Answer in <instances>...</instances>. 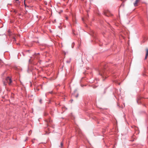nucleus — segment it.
Segmentation results:
<instances>
[{"instance_id": "obj_1", "label": "nucleus", "mask_w": 148, "mask_h": 148, "mask_svg": "<svg viewBox=\"0 0 148 148\" xmlns=\"http://www.w3.org/2000/svg\"><path fill=\"white\" fill-rule=\"evenodd\" d=\"M99 74L101 76L103 77L106 78V73L105 70L104 69H101L99 71Z\"/></svg>"}, {"instance_id": "obj_2", "label": "nucleus", "mask_w": 148, "mask_h": 148, "mask_svg": "<svg viewBox=\"0 0 148 148\" xmlns=\"http://www.w3.org/2000/svg\"><path fill=\"white\" fill-rule=\"evenodd\" d=\"M6 80L7 82L8 83L9 85H11L12 82V80L11 78L9 77H7L6 78Z\"/></svg>"}, {"instance_id": "obj_3", "label": "nucleus", "mask_w": 148, "mask_h": 148, "mask_svg": "<svg viewBox=\"0 0 148 148\" xmlns=\"http://www.w3.org/2000/svg\"><path fill=\"white\" fill-rule=\"evenodd\" d=\"M103 14L105 16H108L110 15V12L108 10H105L103 12Z\"/></svg>"}, {"instance_id": "obj_4", "label": "nucleus", "mask_w": 148, "mask_h": 148, "mask_svg": "<svg viewBox=\"0 0 148 148\" xmlns=\"http://www.w3.org/2000/svg\"><path fill=\"white\" fill-rule=\"evenodd\" d=\"M146 54L145 56V59H146L147 57V56H148V49L147 48L146 49Z\"/></svg>"}, {"instance_id": "obj_5", "label": "nucleus", "mask_w": 148, "mask_h": 148, "mask_svg": "<svg viewBox=\"0 0 148 148\" xmlns=\"http://www.w3.org/2000/svg\"><path fill=\"white\" fill-rule=\"evenodd\" d=\"M139 0H136L135 2L134 3V5L135 6H136L137 5L138 2L139 1Z\"/></svg>"}, {"instance_id": "obj_6", "label": "nucleus", "mask_w": 148, "mask_h": 148, "mask_svg": "<svg viewBox=\"0 0 148 148\" xmlns=\"http://www.w3.org/2000/svg\"><path fill=\"white\" fill-rule=\"evenodd\" d=\"M63 143L62 142H61V143H60L61 147H62L63 146Z\"/></svg>"}, {"instance_id": "obj_7", "label": "nucleus", "mask_w": 148, "mask_h": 148, "mask_svg": "<svg viewBox=\"0 0 148 148\" xmlns=\"http://www.w3.org/2000/svg\"><path fill=\"white\" fill-rule=\"evenodd\" d=\"M19 1V0H15V1L16 3H20V2Z\"/></svg>"}, {"instance_id": "obj_8", "label": "nucleus", "mask_w": 148, "mask_h": 148, "mask_svg": "<svg viewBox=\"0 0 148 148\" xmlns=\"http://www.w3.org/2000/svg\"><path fill=\"white\" fill-rule=\"evenodd\" d=\"M78 94H77V95L75 96V97L76 98H77L78 97Z\"/></svg>"}, {"instance_id": "obj_9", "label": "nucleus", "mask_w": 148, "mask_h": 148, "mask_svg": "<svg viewBox=\"0 0 148 148\" xmlns=\"http://www.w3.org/2000/svg\"><path fill=\"white\" fill-rule=\"evenodd\" d=\"M42 99H40V103H42Z\"/></svg>"}, {"instance_id": "obj_10", "label": "nucleus", "mask_w": 148, "mask_h": 148, "mask_svg": "<svg viewBox=\"0 0 148 148\" xmlns=\"http://www.w3.org/2000/svg\"><path fill=\"white\" fill-rule=\"evenodd\" d=\"M52 91H51L49 92L48 93H50V94H51L52 93Z\"/></svg>"}, {"instance_id": "obj_11", "label": "nucleus", "mask_w": 148, "mask_h": 148, "mask_svg": "<svg viewBox=\"0 0 148 148\" xmlns=\"http://www.w3.org/2000/svg\"><path fill=\"white\" fill-rule=\"evenodd\" d=\"M49 122L50 123L51 122V120L49 119Z\"/></svg>"}, {"instance_id": "obj_12", "label": "nucleus", "mask_w": 148, "mask_h": 148, "mask_svg": "<svg viewBox=\"0 0 148 148\" xmlns=\"http://www.w3.org/2000/svg\"><path fill=\"white\" fill-rule=\"evenodd\" d=\"M27 140V138L26 139H25V141H26V140Z\"/></svg>"}, {"instance_id": "obj_13", "label": "nucleus", "mask_w": 148, "mask_h": 148, "mask_svg": "<svg viewBox=\"0 0 148 148\" xmlns=\"http://www.w3.org/2000/svg\"><path fill=\"white\" fill-rule=\"evenodd\" d=\"M73 45L74 46V42H73L72 44V45Z\"/></svg>"}, {"instance_id": "obj_14", "label": "nucleus", "mask_w": 148, "mask_h": 148, "mask_svg": "<svg viewBox=\"0 0 148 148\" xmlns=\"http://www.w3.org/2000/svg\"><path fill=\"white\" fill-rule=\"evenodd\" d=\"M35 54H36V55H37V54H39V53H35Z\"/></svg>"}, {"instance_id": "obj_15", "label": "nucleus", "mask_w": 148, "mask_h": 148, "mask_svg": "<svg viewBox=\"0 0 148 148\" xmlns=\"http://www.w3.org/2000/svg\"><path fill=\"white\" fill-rule=\"evenodd\" d=\"M48 121H49L48 120H47L46 121V122L48 123Z\"/></svg>"}, {"instance_id": "obj_16", "label": "nucleus", "mask_w": 148, "mask_h": 148, "mask_svg": "<svg viewBox=\"0 0 148 148\" xmlns=\"http://www.w3.org/2000/svg\"><path fill=\"white\" fill-rule=\"evenodd\" d=\"M67 63H69L70 62L69 61H67Z\"/></svg>"}, {"instance_id": "obj_17", "label": "nucleus", "mask_w": 148, "mask_h": 148, "mask_svg": "<svg viewBox=\"0 0 148 148\" xmlns=\"http://www.w3.org/2000/svg\"><path fill=\"white\" fill-rule=\"evenodd\" d=\"M22 54H23V56H24V55L23 53H22Z\"/></svg>"}, {"instance_id": "obj_18", "label": "nucleus", "mask_w": 148, "mask_h": 148, "mask_svg": "<svg viewBox=\"0 0 148 148\" xmlns=\"http://www.w3.org/2000/svg\"><path fill=\"white\" fill-rule=\"evenodd\" d=\"M73 46H74L73 45V46H72V48H73Z\"/></svg>"}, {"instance_id": "obj_19", "label": "nucleus", "mask_w": 148, "mask_h": 148, "mask_svg": "<svg viewBox=\"0 0 148 148\" xmlns=\"http://www.w3.org/2000/svg\"><path fill=\"white\" fill-rule=\"evenodd\" d=\"M71 102H72V101H73V100L72 99V100H71Z\"/></svg>"}, {"instance_id": "obj_20", "label": "nucleus", "mask_w": 148, "mask_h": 148, "mask_svg": "<svg viewBox=\"0 0 148 148\" xmlns=\"http://www.w3.org/2000/svg\"><path fill=\"white\" fill-rule=\"evenodd\" d=\"M30 61V59H29V62Z\"/></svg>"}, {"instance_id": "obj_21", "label": "nucleus", "mask_w": 148, "mask_h": 148, "mask_svg": "<svg viewBox=\"0 0 148 148\" xmlns=\"http://www.w3.org/2000/svg\"><path fill=\"white\" fill-rule=\"evenodd\" d=\"M29 51V50H27V51Z\"/></svg>"}, {"instance_id": "obj_22", "label": "nucleus", "mask_w": 148, "mask_h": 148, "mask_svg": "<svg viewBox=\"0 0 148 148\" xmlns=\"http://www.w3.org/2000/svg\"><path fill=\"white\" fill-rule=\"evenodd\" d=\"M45 96H46V94H45Z\"/></svg>"}]
</instances>
